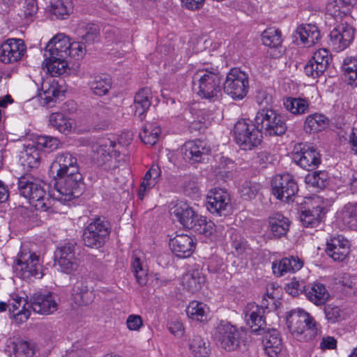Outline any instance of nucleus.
<instances>
[{"instance_id": "f257e3e1", "label": "nucleus", "mask_w": 357, "mask_h": 357, "mask_svg": "<svg viewBox=\"0 0 357 357\" xmlns=\"http://www.w3.org/2000/svg\"><path fill=\"white\" fill-rule=\"evenodd\" d=\"M172 214L184 228L198 234L208 236L215 230V225L211 220L197 214L192 207L185 202L177 203L173 207Z\"/></svg>"}, {"instance_id": "f03ea898", "label": "nucleus", "mask_w": 357, "mask_h": 357, "mask_svg": "<svg viewBox=\"0 0 357 357\" xmlns=\"http://www.w3.org/2000/svg\"><path fill=\"white\" fill-rule=\"evenodd\" d=\"M287 324L291 335L301 342L312 340L317 333L315 320L303 309L291 310L287 316Z\"/></svg>"}, {"instance_id": "7ed1b4c3", "label": "nucleus", "mask_w": 357, "mask_h": 357, "mask_svg": "<svg viewBox=\"0 0 357 357\" xmlns=\"http://www.w3.org/2000/svg\"><path fill=\"white\" fill-rule=\"evenodd\" d=\"M18 190L20 195L29 199V204L36 210L47 211L53 206L51 199L40 183L29 176L18 179Z\"/></svg>"}, {"instance_id": "20e7f679", "label": "nucleus", "mask_w": 357, "mask_h": 357, "mask_svg": "<svg viewBox=\"0 0 357 357\" xmlns=\"http://www.w3.org/2000/svg\"><path fill=\"white\" fill-rule=\"evenodd\" d=\"M197 94L202 98L217 100L222 93V78L217 70L199 69L193 76Z\"/></svg>"}, {"instance_id": "39448f33", "label": "nucleus", "mask_w": 357, "mask_h": 357, "mask_svg": "<svg viewBox=\"0 0 357 357\" xmlns=\"http://www.w3.org/2000/svg\"><path fill=\"white\" fill-rule=\"evenodd\" d=\"M14 268L16 274L24 280L32 277L40 279L44 275L40 256L26 243L21 246Z\"/></svg>"}, {"instance_id": "423d86ee", "label": "nucleus", "mask_w": 357, "mask_h": 357, "mask_svg": "<svg viewBox=\"0 0 357 357\" xmlns=\"http://www.w3.org/2000/svg\"><path fill=\"white\" fill-rule=\"evenodd\" d=\"M56 192H54L53 195L58 201L66 202L82 195L83 181L79 171L56 176Z\"/></svg>"}, {"instance_id": "0eeeda50", "label": "nucleus", "mask_w": 357, "mask_h": 357, "mask_svg": "<svg viewBox=\"0 0 357 357\" xmlns=\"http://www.w3.org/2000/svg\"><path fill=\"white\" fill-rule=\"evenodd\" d=\"M256 126L261 135L280 136L287 129L284 118L275 110L264 107L259 109L255 118Z\"/></svg>"}, {"instance_id": "6e6552de", "label": "nucleus", "mask_w": 357, "mask_h": 357, "mask_svg": "<svg viewBox=\"0 0 357 357\" xmlns=\"http://www.w3.org/2000/svg\"><path fill=\"white\" fill-rule=\"evenodd\" d=\"M110 231L111 226L109 221L105 218H95L84 229L83 243L89 248H100L108 240Z\"/></svg>"}, {"instance_id": "1a4fd4ad", "label": "nucleus", "mask_w": 357, "mask_h": 357, "mask_svg": "<svg viewBox=\"0 0 357 357\" xmlns=\"http://www.w3.org/2000/svg\"><path fill=\"white\" fill-rule=\"evenodd\" d=\"M234 135L236 142L243 150H251L260 144L261 133L256 126L245 120L238 121L234 126Z\"/></svg>"}, {"instance_id": "9d476101", "label": "nucleus", "mask_w": 357, "mask_h": 357, "mask_svg": "<svg viewBox=\"0 0 357 357\" xmlns=\"http://www.w3.org/2000/svg\"><path fill=\"white\" fill-rule=\"evenodd\" d=\"M248 76L238 68H232L228 73L224 83L225 92L233 99L241 100L248 93Z\"/></svg>"}, {"instance_id": "9b49d317", "label": "nucleus", "mask_w": 357, "mask_h": 357, "mask_svg": "<svg viewBox=\"0 0 357 357\" xmlns=\"http://www.w3.org/2000/svg\"><path fill=\"white\" fill-rule=\"evenodd\" d=\"M116 143L109 139L102 140L92 147V161L98 166L106 165L109 169L117 167L116 158L120 155L114 149Z\"/></svg>"}, {"instance_id": "f8f14e48", "label": "nucleus", "mask_w": 357, "mask_h": 357, "mask_svg": "<svg viewBox=\"0 0 357 357\" xmlns=\"http://www.w3.org/2000/svg\"><path fill=\"white\" fill-rule=\"evenodd\" d=\"M242 333L231 324L221 322L216 328L215 338L222 349L234 351L240 346Z\"/></svg>"}, {"instance_id": "ddd939ff", "label": "nucleus", "mask_w": 357, "mask_h": 357, "mask_svg": "<svg viewBox=\"0 0 357 357\" xmlns=\"http://www.w3.org/2000/svg\"><path fill=\"white\" fill-rule=\"evenodd\" d=\"M273 194L277 199L289 202L298 190V187L293 176L289 174H278L271 181Z\"/></svg>"}, {"instance_id": "4468645a", "label": "nucleus", "mask_w": 357, "mask_h": 357, "mask_svg": "<svg viewBox=\"0 0 357 357\" xmlns=\"http://www.w3.org/2000/svg\"><path fill=\"white\" fill-rule=\"evenodd\" d=\"M55 257L61 271L66 274L76 271L79 262L75 255V244L68 243L58 248Z\"/></svg>"}, {"instance_id": "2eb2a0df", "label": "nucleus", "mask_w": 357, "mask_h": 357, "mask_svg": "<svg viewBox=\"0 0 357 357\" xmlns=\"http://www.w3.org/2000/svg\"><path fill=\"white\" fill-rule=\"evenodd\" d=\"M351 245L347 238L338 235L328 240L326 253L334 261L342 262L349 258Z\"/></svg>"}, {"instance_id": "dca6fc26", "label": "nucleus", "mask_w": 357, "mask_h": 357, "mask_svg": "<svg viewBox=\"0 0 357 357\" xmlns=\"http://www.w3.org/2000/svg\"><path fill=\"white\" fill-rule=\"evenodd\" d=\"M206 206L212 213L225 215L231 208L229 195L222 189H214L207 195Z\"/></svg>"}, {"instance_id": "f3484780", "label": "nucleus", "mask_w": 357, "mask_h": 357, "mask_svg": "<svg viewBox=\"0 0 357 357\" xmlns=\"http://www.w3.org/2000/svg\"><path fill=\"white\" fill-rule=\"evenodd\" d=\"M294 160L301 167L307 171L316 169L321 162L319 152L312 146L299 144L294 153Z\"/></svg>"}, {"instance_id": "a211bd4d", "label": "nucleus", "mask_w": 357, "mask_h": 357, "mask_svg": "<svg viewBox=\"0 0 357 357\" xmlns=\"http://www.w3.org/2000/svg\"><path fill=\"white\" fill-rule=\"evenodd\" d=\"M26 51V46L22 39L9 38L0 46V61L10 63L19 61Z\"/></svg>"}, {"instance_id": "6ab92c4d", "label": "nucleus", "mask_w": 357, "mask_h": 357, "mask_svg": "<svg viewBox=\"0 0 357 357\" xmlns=\"http://www.w3.org/2000/svg\"><path fill=\"white\" fill-rule=\"evenodd\" d=\"M331 60L329 52L326 49H319L305 65L304 71L308 77L317 78L325 72Z\"/></svg>"}, {"instance_id": "aec40b11", "label": "nucleus", "mask_w": 357, "mask_h": 357, "mask_svg": "<svg viewBox=\"0 0 357 357\" xmlns=\"http://www.w3.org/2000/svg\"><path fill=\"white\" fill-rule=\"evenodd\" d=\"M354 38V28L348 24H341L331 31L330 43L336 52H340L350 45Z\"/></svg>"}, {"instance_id": "412c9836", "label": "nucleus", "mask_w": 357, "mask_h": 357, "mask_svg": "<svg viewBox=\"0 0 357 357\" xmlns=\"http://www.w3.org/2000/svg\"><path fill=\"white\" fill-rule=\"evenodd\" d=\"M31 307L36 313L49 314L57 310L58 304L52 294H43L38 292L33 294L31 298Z\"/></svg>"}, {"instance_id": "4be33fe9", "label": "nucleus", "mask_w": 357, "mask_h": 357, "mask_svg": "<svg viewBox=\"0 0 357 357\" xmlns=\"http://www.w3.org/2000/svg\"><path fill=\"white\" fill-rule=\"evenodd\" d=\"M210 151L206 143L200 140L186 142L181 148L183 158L192 163L201 162L203 155L208 154Z\"/></svg>"}, {"instance_id": "5701e85b", "label": "nucleus", "mask_w": 357, "mask_h": 357, "mask_svg": "<svg viewBox=\"0 0 357 357\" xmlns=\"http://www.w3.org/2000/svg\"><path fill=\"white\" fill-rule=\"evenodd\" d=\"M52 171L56 170V176L63 175L79 170L77 158L70 152L59 153L51 166Z\"/></svg>"}, {"instance_id": "b1692460", "label": "nucleus", "mask_w": 357, "mask_h": 357, "mask_svg": "<svg viewBox=\"0 0 357 357\" xmlns=\"http://www.w3.org/2000/svg\"><path fill=\"white\" fill-rule=\"evenodd\" d=\"M70 47L69 38L63 33L57 34L46 45L44 56H49L50 58L59 56L61 58H67V52Z\"/></svg>"}, {"instance_id": "393cba45", "label": "nucleus", "mask_w": 357, "mask_h": 357, "mask_svg": "<svg viewBox=\"0 0 357 357\" xmlns=\"http://www.w3.org/2000/svg\"><path fill=\"white\" fill-rule=\"evenodd\" d=\"M169 246L172 252L178 257L187 258L192 254L195 244L190 236L179 234L170 240Z\"/></svg>"}, {"instance_id": "a878e982", "label": "nucleus", "mask_w": 357, "mask_h": 357, "mask_svg": "<svg viewBox=\"0 0 357 357\" xmlns=\"http://www.w3.org/2000/svg\"><path fill=\"white\" fill-rule=\"evenodd\" d=\"M262 342L264 351L270 357H276L282 351V339L276 329L273 328L264 332Z\"/></svg>"}, {"instance_id": "bb28decb", "label": "nucleus", "mask_w": 357, "mask_h": 357, "mask_svg": "<svg viewBox=\"0 0 357 357\" xmlns=\"http://www.w3.org/2000/svg\"><path fill=\"white\" fill-rule=\"evenodd\" d=\"M304 293L307 299L317 306L324 305L330 297L325 285L319 282L305 287Z\"/></svg>"}, {"instance_id": "cd10ccee", "label": "nucleus", "mask_w": 357, "mask_h": 357, "mask_svg": "<svg viewBox=\"0 0 357 357\" xmlns=\"http://www.w3.org/2000/svg\"><path fill=\"white\" fill-rule=\"evenodd\" d=\"M38 91L39 97L47 105L54 102L62 93L59 89L58 82L52 77L43 79Z\"/></svg>"}, {"instance_id": "c85d7f7f", "label": "nucleus", "mask_w": 357, "mask_h": 357, "mask_svg": "<svg viewBox=\"0 0 357 357\" xmlns=\"http://www.w3.org/2000/svg\"><path fill=\"white\" fill-rule=\"evenodd\" d=\"M248 307L250 310L245 312L247 324L255 333L264 331L266 326L264 310L263 307H259V305H250Z\"/></svg>"}, {"instance_id": "c756f323", "label": "nucleus", "mask_w": 357, "mask_h": 357, "mask_svg": "<svg viewBox=\"0 0 357 357\" xmlns=\"http://www.w3.org/2000/svg\"><path fill=\"white\" fill-rule=\"evenodd\" d=\"M72 296L75 303L79 305H87L94 298L93 291L88 287L85 280H77L72 289Z\"/></svg>"}, {"instance_id": "7c9ffc66", "label": "nucleus", "mask_w": 357, "mask_h": 357, "mask_svg": "<svg viewBox=\"0 0 357 357\" xmlns=\"http://www.w3.org/2000/svg\"><path fill=\"white\" fill-rule=\"evenodd\" d=\"M303 266V261L297 257H285L278 262H273L272 269L273 273L280 277L287 273H293L300 270Z\"/></svg>"}, {"instance_id": "2f4dec72", "label": "nucleus", "mask_w": 357, "mask_h": 357, "mask_svg": "<svg viewBox=\"0 0 357 357\" xmlns=\"http://www.w3.org/2000/svg\"><path fill=\"white\" fill-rule=\"evenodd\" d=\"M90 90L95 95L102 96L107 94L112 86L111 78L108 75L98 74L91 76L89 82Z\"/></svg>"}, {"instance_id": "473e14b6", "label": "nucleus", "mask_w": 357, "mask_h": 357, "mask_svg": "<svg viewBox=\"0 0 357 357\" xmlns=\"http://www.w3.org/2000/svg\"><path fill=\"white\" fill-rule=\"evenodd\" d=\"M296 33L302 43L309 47L317 43L321 38L319 30L314 24H302L297 28Z\"/></svg>"}, {"instance_id": "72a5a7b5", "label": "nucleus", "mask_w": 357, "mask_h": 357, "mask_svg": "<svg viewBox=\"0 0 357 357\" xmlns=\"http://www.w3.org/2000/svg\"><path fill=\"white\" fill-rule=\"evenodd\" d=\"M338 218L344 226L357 231V202L344 205L340 211Z\"/></svg>"}, {"instance_id": "f704fd0d", "label": "nucleus", "mask_w": 357, "mask_h": 357, "mask_svg": "<svg viewBox=\"0 0 357 357\" xmlns=\"http://www.w3.org/2000/svg\"><path fill=\"white\" fill-rule=\"evenodd\" d=\"M152 93L149 88L140 89L135 96L134 109L135 114L141 116L149 108L151 102Z\"/></svg>"}, {"instance_id": "c9c22d12", "label": "nucleus", "mask_w": 357, "mask_h": 357, "mask_svg": "<svg viewBox=\"0 0 357 357\" xmlns=\"http://www.w3.org/2000/svg\"><path fill=\"white\" fill-rule=\"evenodd\" d=\"M328 125V119L321 114H310L305 119L303 128L307 133H314L324 130Z\"/></svg>"}, {"instance_id": "e433bc0d", "label": "nucleus", "mask_w": 357, "mask_h": 357, "mask_svg": "<svg viewBox=\"0 0 357 357\" xmlns=\"http://www.w3.org/2000/svg\"><path fill=\"white\" fill-rule=\"evenodd\" d=\"M44 57L43 64L51 75L50 77L63 75L66 72L68 68L67 58H61L59 56H54V57L50 58L49 56Z\"/></svg>"}, {"instance_id": "4c0bfd02", "label": "nucleus", "mask_w": 357, "mask_h": 357, "mask_svg": "<svg viewBox=\"0 0 357 357\" xmlns=\"http://www.w3.org/2000/svg\"><path fill=\"white\" fill-rule=\"evenodd\" d=\"M324 215L323 208L317 206L312 210L308 209L301 211L299 218L304 227L314 228L320 225Z\"/></svg>"}, {"instance_id": "58836bf2", "label": "nucleus", "mask_w": 357, "mask_h": 357, "mask_svg": "<svg viewBox=\"0 0 357 357\" xmlns=\"http://www.w3.org/2000/svg\"><path fill=\"white\" fill-rule=\"evenodd\" d=\"M269 229L276 238L284 236L289 230V221L280 213L274 214L269 218Z\"/></svg>"}, {"instance_id": "ea45409f", "label": "nucleus", "mask_w": 357, "mask_h": 357, "mask_svg": "<svg viewBox=\"0 0 357 357\" xmlns=\"http://www.w3.org/2000/svg\"><path fill=\"white\" fill-rule=\"evenodd\" d=\"M189 349L194 357H209L210 343L199 335H195L189 340Z\"/></svg>"}, {"instance_id": "a19ab883", "label": "nucleus", "mask_w": 357, "mask_h": 357, "mask_svg": "<svg viewBox=\"0 0 357 357\" xmlns=\"http://www.w3.org/2000/svg\"><path fill=\"white\" fill-rule=\"evenodd\" d=\"M285 109L294 115H302L309 111V102L301 98L288 97L284 99Z\"/></svg>"}, {"instance_id": "79ce46f5", "label": "nucleus", "mask_w": 357, "mask_h": 357, "mask_svg": "<svg viewBox=\"0 0 357 357\" xmlns=\"http://www.w3.org/2000/svg\"><path fill=\"white\" fill-rule=\"evenodd\" d=\"M352 0H331L326 6V13L334 18L341 19L347 11Z\"/></svg>"}, {"instance_id": "37998d69", "label": "nucleus", "mask_w": 357, "mask_h": 357, "mask_svg": "<svg viewBox=\"0 0 357 357\" xmlns=\"http://www.w3.org/2000/svg\"><path fill=\"white\" fill-rule=\"evenodd\" d=\"M49 11L56 19H64L72 12L70 0H51Z\"/></svg>"}, {"instance_id": "c03bdc74", "label": "nucleus", "mask_w": 357, "mask_h": 357, "mask_svg": "<svg viewBox=\"0 0 357 357\" xmlns=\"http://www.w3.org/2000/svg\"><path fill=\"white\" fill-rule=\"evenodd\" d=\"M205 281L204 277L198 271L187 273L183 277V285L189 291H197Z\"/></svg>"}, {"instance_id": "a18cd8bd", "label": "nucleus", "mask_w": 357, "mask_h": 357, "mask_svg": "<svg viewBox=\"0 0 357 357\" xmlns=\"http://www.w3.org/2000/svg\"><path fill=\"white\" fill-rule=\"evenodd\" d=\"M50 124L60 132L68 133L73 128V121L61 112L52 113L50 116Z\"/></svg>"}, {"instance_id": "49530a36", "label": "nucleus", "mask_w": 357, "mask_h": 357, "mask_svg": "<svg viewBox=\"0 0 357 357\" xmlns=\"http://www.w3.org/2000/svg\"><path fill=\"white\" fill-rule=\"evenodd\" d=\"M261 40L264 45L276 48L282 43L281 32L278 29H266L261 34Z\"/></svg>"}, {"instance_id": "de8ad7c7", "label": "nucleus", "mask_w": 357, "mask_h": 357, "mask_svg": "<svg viewBox=\"0 0 357 357\" xmlns=\"http://www.w3.org/2000/svg\"><path fill=\"white\" fill-rule=\"evenodd\" d=\"M160 132V127L149 123L144 126L139 132V137L144 144L153 146L157 142Z\"/></svg>"}, {"instance_id": "09e8293b", "label": "nucleus", "mask_w": 357, "mask_h": 357, "mask_svg": "<svg viewBox=\"0 0 357 357\" xmlns=\"http://www.w3.org/2000/svg\"><path fill=\"white\" fill-rule=\"evenodd\" d=\"M36 149L44 150L47 152H52L58 149L61 142L56 137L51 136H39L36 141Z\"/></svg>"}, {"instance_id": "8fccbe9b", "label": "nucleus", "mask_w": 357, "mask_h": 357, "mask_svg": "<svg viewBox=\"0 0 357 357\" xmlns=\"http://www.w3.org/2000/svg\"><path fill=\"white\" fill-rule=\"evenodd\" d=\"M328 178L327 172L319 171L307 174L305 179L308 185L319 188H324L327 184Z\"/></svg>"}, {"instance_id": "3c124183", "label": "nucleus", "mask_w": 357, "mask_h": 357, "mask_svg": "<svg viewBox=\"0 0 357 357\" xmlns=\"http://www.w3.org/2000/svg\"><path fill=\"white\" fill-rule=\"evenodd\" d=\"M13 344L15 357H33L34 355V347L30 342L20 340Z\"/></svg>"}, {"instance_id": "603ef678", "label": "nucleus", "mask_w": 357, "mask_h": 357, "mask_svg": "<svg viewBox=\"0 0 357 357\" xmlns=\"http://www.w3.org/2000/svg\"><path fill=\"white\" fill-rule=\"evenodd\" d=\"M206 305L202 303L193 301L189 303L186 308L188 317L193 320L202 321L205 315Z\"/></svg>"}, {"instance_id": "864d4df0", "label": "nucleus", "mask_w": 357, "mask_h": 357, "mask_svg": "<svg viewBox=\"0 0 357 357\" xmlns=\"http://www.w3.org/2000/svg\"><path fill=\"white\" fill-rule=\"evenodd\" d=\"M132 267L139 284L141 286L145 285L147 282V270L143 268L139 257H134L132 262Z\"/></svg>"}, {"instance_id": "5fc2aeb1", "label": "nucleus", "mask_w": 357, "mask_h": 357, "mask_svg": "<svg viewBox=\"0 0 357 357\" xmlns=\"http://www.w3.org/2000/svg\"><path fill=\"white\" fill-rule=\"evenodd\" d=\"M260 189L259 185L251 181H245L241 187V197L246 200L254 199Z\"/></svg>"}, {"instance_id": "6e6d98bb", "label": "nucleus", "mask_w": 357, "mask_h": 357, "mask_svg": "<svg viewBox=\"0 0 357 357\" xmlns=\"http://www.w3.org/2000/svg\"><path fill=\"white\" fill-rule=\"evenodd\" d=\"M231 238V247L234 249L236 255H242L248 248L247 241L238 234L234 231L232 232Z\"/></svg>"}, {"instance_id": "4d7b16f0", "label": "nucleus", "mask_w": 357, "mask_h": 357, "mask_svg": "<svg viewBox=\"0 0 357 357\" xmlns=\"http://www.w3.org/2000/svg\"><path fill=\"white\" fill-rule=\"evenodd\" d=\"M86 53L85 45L80 42H70V47L68 48L67 52V58L70 57L74 59L78 60L82 59Z\"/></svg>"}, {"instance_id": "13d9d810", "label": "nucleus", "mask_w": 357, "mask_h": 357, "mask_svg": "<svg viewBox=\"0 0 357 357\" xmlns=\"http://www.w3.org/2000/svg\"><path fill=\"white\" fill-rule=\"evenodd\" d=\"M85 33L82 35V40L87 43H93L98 39L99 29L96 24H86Z\"/></svg>"}, {"instance_id": "bf43d9fd", "label": "nucleus", "mask_w": 357, "mask_h": 357, "mask_svg": "<svg viewBox=\"0 0 357 357\" xmlns=\"http://www.w3.org/2000/svg\"><path fill=\"white\" fill-rule=\"evenodd\" d=\"M324 313L326 318L328 321L335 323L340 317V310L337 306L327 305L324 307Z\"/></svg>"}, {"instance_id": "052dcab7", "label": "nucleus", "mask_w": 357, "mask_h": 357, "mask_svg": "<svg viewBox=\"0 0 357 357\" xmlns=\"http://www.w3.org/2000/svg\"><path fill=\"white\" fill-rule=\"evenodd\" d=\"M127 327L130 331H139L143 326V321L139 315L130 314L126 320Z\"/></svg>"}, {"instance_id": "680f3d73", "label": "nucleus", "mask_w": 357, "mask_h": 357, "mask_svg": "<svg viewBox=\"0 0 357 357\" xmlns=\"http://www.w3.org/2000/svg\"><path fill=\"white\" fill-rule=\"evenodd\" d=\"M183 187L185 193L188 195H192L198 193L199 189L196 182L190 177L185 178Z\"/></svg>"}, {"instance_id": "e2e57ef3", "label": "nucleus", "mask_w": 357, "mask_h": 357, "mask_svg": "<svg viewBox=\"0 0 357 357\" xmlns=\"http://www.w3.org/2000/svg\"><path fill=\"white\" fill-rule=\"evenodd\" d=\"M24 13L26 17H31L38 10V6L36 0H25Z\"/></svg>"}, {"instance_id": "0e129e2a", "label": "nucleus", "mask_w": 357, "mask_h": 357, "mask_svg": "<svg viewBox=\"0 0 357 357\" xmlns=\"http://www.w3.org/2000/svg\"><path fill=\"white\" fill-rule=\"evenodd\" d=\"M157 183V182L153 181V180H147L146 178H143V181L142 182L139 192H138V196L140 199H143L146 192L150 190L153 187L155 186V185Z\"/></svg>"}, {"instance_id": "69168bd1", "label": "nucleus", "mask_w": 357, "mask_h": 357, "mask_svg": "<svg viewBox=\"0 0 357 357\" xmlns=\"http://www.w3.org/2000/svg\"><path fill=\"white\" fill-rule=\"evenodd\" d=\"M257 102L259 105H268L272 99L271 96L264 90H259L255 97Z\"/></svg>"}, {"instance_id": "338daca9", "label": "nucleus", "mask_w": 357, "mask_h": 357, "mask_svg": "<svg viewBox=\"0 0 357 357\" xmlns=\"http://www.w3.org/2000/svg\"><path fill=\"white\" fill-rule=\"evenodd\" d=\"M38 149H36V146H33L31 147H28L26 150V154L28 156L29 164V165H36L40 160V155L38 151Z\"/></svg>"}, {"instance_id": "774afa93", "label": "nucleus", "mask_w": 357, "mask_h": 357, "mask_svg": "<svg viewBox=\"0 0 357 357\" xmlns=\"http://www.w3.org/2000/svg\"><path fill=\"white\" fill-rule=\"evenodd\" d=\"M62 357H89L87 351L82 348H73L66 351Z\"/></svg>"}]
</instances>
